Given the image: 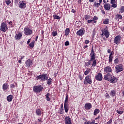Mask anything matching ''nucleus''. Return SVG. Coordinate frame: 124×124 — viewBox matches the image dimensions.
<instances>
[{
    "mask_svg": "<svg viewBox=\"0 0 124 124\" xmlns=\"http://www.w3.org/2000/svg\"><path fill=\"white\" fill-rule=\"evenodd\" d=\"M25 66L26 67H31L32 65V61L31 59H28L26 62H25Z\"/></svg>",
    "mask_w": 124,
    "mask_h": 124,
    "instance_id": "obj_16",
    "label": "nucleus"
},
{
    "mask_svg": "<svg viewBox=\"0 0 124 124\" xmlns=\"http://www.w3.org/2000/svg\"><path fill=\"white\" fill-rule=\"evenodd\" d=\"M86 61H88V62H85V65H86V66H90V65L92 64L91 59L90 60H86Z\"/></svg>",
    "mask_w": 124,
    "mask_h": 124,
    "instance_id": "obj_34",
    "label": "nucleus"
},
{
    "mask_svg": "<svg viewBox=\"0 0 124 124\" xmlns=\"http://www.w3.org/2000/svg\"><path fill=\"white\" fill-rule=\"evenodd\" d=\"M65 124H72L71 123V118L69 116H66L65 117Z\"/></svg>",
    "mask_w": 124,
    "mask_h": 124,
    "instance_id": "obj_18",
    "label": "nucleus"
},
{
    "mask_svg": "<svg viewBox=\"0 0 124 124\" xmlns=\"http://www.w3.org/2000/svg\"><path fill=\"white\" fill-rule=\"evenodd\" d=\"M64 109L65 113H68L69 108H68V104H64Z\"/></svg>",
    "mask_w": 124,
    "mask_h": 124,
    "instance_id": "obj_25",
    "label": "nucleus"
},
{
    "mask_svg": "<svg viewBox=\"0 0 124 124\" xmlns=\"http://www.w3.org/2000/svg\"><path fill=\"white\" fill-rule=\"evenodd\" d=\"M24 58H25V56L23 55L22 56H21V58H19V60H23L24 59Z\"/></svg>",
    "mask_w": 124,
    "mask_h": 124,
    "instance_id": "obj_59",
    "label": "nucleus"
},
{
    "mask_svg": "<svg viewBox=\"0 0 124 124\" xmlns=\"http://www.w3.org/2000/svg\"><path fill=\"white\" fill-rule=\"evenodd\" d=\"M24 33L25 35H31V34H32V30L28 28L27 27H25L24 30Z\"/></svg>",
    "mask_w": 124,
    "mask_h": 124,
    "instance_id": "obj_8",
    "label": "nucleus"
},
{
    "mask_svg": "<svg viewBox=\"0 0 124 124\" xmlns=\"http://www.w3.org/2000/svg\"><path fill=\"white\" fill-rule=\"evenodd\" d=\"M29 46L30 47H31V48H33V47H34V41H33L32 42H31L29 44Z\"/></svg>",
    "mask_w": 124,
    "mask_h": 124,
    "instance_id": "obj_40",
    "label": "nucleus"
},
{
    "mask_svg": "<svg viewBox=\"0 0 124 124\" xmlns=\"http://www.w3.org/2000/svg\"><path fill=\"white\" fill-rule=\"evenodd\" d=\"M52 36L55 37V36H57V35H58V31H53V32H52L51 33Z\"/></svg>",
    "mask_w": 124,
    "mask_h": 124,
    "instance_id": "obj_39",
    "label": "nucleus"
},
{
    "mask_svg": "<svg viewBox=\"0 0 124 124\" xmlns=\"http://www.w3.org/2000/svg\"><path fill=\"white\" fill-rule=\"evenodd\" d=\"M100 3L96 2V1L94 2V4H93V6L94 7H96V8H98L99 6H100Z\"/></svg>",
    "mask_w": 124,
    "mask_h": 124,
    "instance_id": "obj_31",
    "label": "nucleus"
},
{
    "mask_svg": "<svg viewBox=\"0 0 124 124\" xmlns=\"http://www.w3.org/2000/svg\"><path fill=\"white\" fill-rule=\"evenodd\" d=\"M31 42V39H29L27 42V44H30V43Z\"/></svg>",
    "mask_w": 124,
    "mask_h": 124,
    "instance_id": "obj_61",
    "label": "nucleus"
},
{
    "mask_svg": "<svg viewBox=\"0 0 124 124\" xmlns=\"http://www.w3.org/2000/svg\"><path fill=\"white\" fill-rule=\"evenodd\" d=\"M48 79V74H42L37 77H36V79L37 80H41L42 82L43 81H46Z\"/></svg>",
    "mask_w": 124,
    "mask_h": 124,
    "instance_id": "obj_3",
    "label": "nucleus"
},
{
    "mask_svg": "<svg viewBox=\"0 0 124 124\" xmlns=\"http://www.w3.org/2000/svg\"><path fill=\"white\" fill-rule=\"evenodd\" d=\"M18 7L21 9H25V8L27 7V3H26V1H20L18 3Z\"/></svg>",
    "mask_w": 124,
    "mask_h": 124,
    "instance_id": "obj_10",
    "label": "nucleus"
},
{
    "mask_svg": "<svg viewBox=\"0 0 124 124\" xmlns=\"http://www.w3.org/2000/svg\"><path fill=\"white\" fill-rule=\"evenodd\" d=\"M71 12H72L73 13H75V12H76V10L72 9L71 10Z\"/></svg>",
    "mask_w": 124,
    "mask_h": 124,
    "instance_id": "obj_58",
    "label": "nucleus"
},
{
    "mask_svg": "<svg viewBox=\"0 0 124 124\" xmlns=\"http://www.w3.org/2000/svg\"><path fill=\"white\" fill-rule=\"evenodd\" d=\"M8 24H9V25H12V21H10V22H8Z\"/></svg>",
    "mask_w": 124,
    "mask_h": 124,
    "instance_id": "obj_64",
    "label": "nucleus"
},
{
    "mask_svg": "<svg viewBox=\"0 0 124 124\" xmlns=\"http://www.w3.org/2000/svg\"><path fill=\"white\" fill-rule=\"evenodd\" d=\"M90 60L91 62H92V67H95L97 62L96 61V60H95V53H94V51L93 50V46H92L91 53H90Z\"/></svg>",
    "mask_w": 124,
    "mask_h": 124,
    "instance_id": "obj_2",
    "label": "nucleus"
},
{
    "mask_svg": "<svg viewBox=\"0 0 124 124\" xmlns=\"http://www.w3.org/2000/svg\"><path fill=\"white\" fill-rule=\"evenodd\" d=\"M13 99V95H9L7 96V100L8 102H11Z\"/></svg>",
    "mask_w": 124,
    "mask_h": 124,
    "instance_id": "obj_24",
    "label": "nucleus"
},
{
    "mask_svg": "<svg viewBox=\"0 0 124 124\" xmlns=\"http://www.w3.org/2000/svg\"><path fill=\"white\" fill-rule=\"evenodd\" d=\"M108 31H108V27L107 26H106L105 28L102 31V33L104 32H107Z\"/></svg>",
    "mask_w": 124,
    "mask_h": 124,
    "instance_id": "obj_41",
    "label": "nucleus"
},
{
    "mask_svg": "<svg viewBox=\"0 0 124 124\" xmlns=\"http://www.w3.org/2000/svg\"><path fill=\"white\" fill-rule=\"evenodd\" d=\"M109 94L112 97L116 96V90H111L109 93Z\"/></svg>",
    "mask_w": 124,
    "mask_h": 124,
    "instance_id": "obj_26",
    "label": "nucleus"
},
{
    "mask_svg": "<svg viewBox=\"0 0 124 124\" xmlns=\"http://www.w3.org/2000/svg\"><path fill=\"white\" fill-rule=\"evenodd\" d=\"M84 85H88V84H92L93 81L92 80V75H88L85 78L83 81Z\"/></svg>",
    "mask_w": 124,
    "mask_h": 124,
    "instance_id": "obj_5",
    "label": "nucleus"
},
{
    "mask_svg": "<svg viewBox=\"0 0 124 124\" xmlns=\"http://www.w3.org/2000/svg\"><path fill=\"white\" fill-rule=\"evenodd\" d=\"M100 118V115H98L97 117L94 118V120L96 121V120H99Z\"/></svg>",
    "mask_w": 124,
    "mask_h": 124,
    "instance_id": "obj_57",
    "label": "nucleus"
},
{
    "mask_svg": "<svg viewBox=\"0 0 124 124\" xmlns=\"http://www.w3.org/2000/svg\"><path fill=\"white\" fill-rule=\"evenodd\" d=\"M121 37L120 35L116 36L114 39V43L117 45H119L121 43Z\"/></svg>",
    "mask_w": 124,
    "mask_h": 124,
    "instance_id": "obj_12",
    "label": "nucleus"
},
{
    "mask_svg": "<svg viewBox=\"0 0 124 124\" xmlns=\"http://www.w3.org/2000/svg\"><path fill=\"white\" fill-rule=\"evenodd\" d=\"M91 69L90 68H87L86 70L84 72V75H88L90 73Z\"/></svg>",
    "mask_w": 124,
    "mask_h": 124,
    "instance_id": "obj_38",
    "label": "nucleus"
},
{
    "mask_svg": "<svg viewBox=\"0 0 124 124\" xmlns=\"http://www.w3.org/2000/svg\"><path fill=\"white\" fill-rule=\"evenodd\" d=\"M53 18L54 19H57V20H60V19H61V17H60V16L57 15H54Z\"/></svg>",
    "mask_w": 124,
    "mask_h": 124,
    "instance_id": "obj_44",
    "label": "nucleus"
},
{
    "mask_svg": "<svg viewBox=\"0 0 124 124\" xmlns=\"http://www.w3.org/2000/svg\"><path fill=\"white\" fill-rule=\"evenodd\" d=\"M104 79L106 80V81H108L113 84L117 83L118 80V78L115 77L113 74L112 75L110 73H107L105 75L104 77Z\"/></svg>",
    "mask_w": 124,
    "mask_h": 124,
    "instance_id": "obj_1",
    "label": "nucleus"
},
{
    "mask_svg": "<svg viewBox=\"0 0 124 124\" xmlns=\"http://www.w3.org/2000/svg\"><path fill=\"white\" fill-rule=\"evenodd\" d=\"M85 44H89L90 41L89 40H86L84 42Z\"/></svg>",
    "mask_w": 124,
    "mask_h": 124,
    "instance_id": "obj_53",
    "label": "nucleus"
},
{
    "mask_svg": "<svg viewBox=\"0 0 124 124\" xmlns=\"http://www.w3.org/2000/svg\"><path fill=\"white\" fill-rule=\"evenodd\" d=\"M117 113L118 114H119V115H122V114H123V113H124V111L123 110H121L120 109H118L117 111H116Z\"/></svg>",
    "mask_w": 124,
    "mask_h": 124,
    "instance_id": "obj_46",
    "label": "nucleus"
},
{
    "mask_svg": "<svg viewBox=\"0 0 124 124\" xmlns=\"http://www.w3.org/2000/svg\"><path fill=\"white\" fill-rule=\"evenodd\" d=\"M98 20V17H97V16H93L92 19L88 20L87 22L88 23V24H91L93 22L94 24H96V22Z\"/></svg>",
    "mask_w": 124,
    "mask_h": 124,
    "instance_id": "obj_14",
    "label": "nucleus"
},
{
    "mask_svg": "<svg viewBox=\"0 0 124 124\" xmlns=\"http://www.w3.org/2000/svg\"><path fill=\"white\" fill-rule=\"evenodd\" d=\"M103 2H104V8L105 10L107 11H109L111 9V4L109 3H107L106 2V0H103Z\"/></svg>",
    "mask_w": 124,
    "mask_h": 124,
    "instance_id": "obj_9",
    "label": "nucleus"
},
{
    "mask_svg": "<svg viewBox=\"0 0 124 124\" xmlns=\"http://www.w3.org/2000/svg\"><path fill=\"white\" fill-rule=\"evenodd\" d=\"M85 34V28H81L77 31V35L78 36H83Z\"/></svg>",
    "mask_w": 124,
    "mask_h": 124,
    "instance_id": "obj_13",
    "label": "nucleus"
},
{
    "mask_svg": "<svg viewBox=\"0 0 124 124\" xmlns=\"http://www.w3.org/2000/svg\"><path fill=\"white\" fill-rule=\"evenodd\" d=\"M45 96L47 101H50V100H51V98L49 97L50 96V93H47L45 95Z\"/></svg>",
    "mask_w": 124,
    "mask_h": 124,
    "instance_id": "obj_32",
    "label": "nucleus"
},
{
    "mask_svg": "<svg viewBox=\"0 0 124 124\" xmlns=\"http://www.w3.org/2000/svg\"><path fill=\"white\" fill-rule=\"evenodd\" d=\"M100 110L98 108H96L94 109L93 112V116H97V114H99Z\"/></svg>",
    "mask_w": 124,
    "mask_h": 124,
    "instance_id": "obj_30",
    "label": "nucleus"
},
{
    "mask_svg": "<svg viewBox=\"0 0 124 124\" xmlns=\"http://www.w3.org/2000/svg\"><path fill=\"white\" fill-rule=\"evenodd\" d=\"M84 19L86 20H89V19H92V16L90 15H86L84 16Z\"/></svg>",
    "mask_w": 124,
    "mask_h": 124,
    "instance_id": "obj_36",
    "label": "nucleus"
},
{
    "mask_svg": "<svg viewBox=\"0 0 124 124\" xmlns=\"http://www.w3.org/2000/svg\"><path fill=\"white\" fill-rule=\"evenodd\" d=\"M112 118L110 119H109V121H108L107 123V124H112Z\"/></svg>",
    "mask_w": 124,
    "mask_h": 124,
    "instance_id": "obj_52",
    "label": "nucleus"
},
{
    "mask_svg": "<svg viewBox=\"0 0 124 124\" xmlns=\"http://www.w3.org/2000/svg\"><path fill=\"white\" fill-rule=\"evenodd\" d=\"M106 97H107V98H110V95L108 93H106Z\"/></svg>",
    "mask_w": 124,
    "mask_h": 124,
    "instance_id": "obj_55",
    "label": "nucleus"
},
{
    "mask_svg": "<svg viewBox=\"0 0 124 124\" xmlns=\"http://www.w3.org/2000/svg\"><path fill=\"white\" fill-rule=\"evenodd\" d=\"M64 104H68V95L66 94Z\"/></svg>",
    "mask_w": 124,
    "mask_h": 124,
    "instance_id": "obj_35",
    "label": "nucleus"
},
{
    "mask_svg": "<svg viewBox=\"0 0 124 124\" xmlns=\"http://www.w3.org/2000/svg\"><path fill=\"white\" fill-rule=\"evenodd\" d=\"M47 65L49 67L51 66H52V62H51L50 61H49L47 62Z\"/></svg>",
    "mask_w": 124,
    "mask_h": 124,
    "instance_id": "obj_47",
    "label": "nucleus"
},
{
    "mask_svg": "<svg viewBox=\"0 0 124 124\" xmlns=\"http://www.w3.org/2000/svg\"><path fill=\"white\" fill-rule=\"evenodd\" d=\"M104 35L106 36V38H109V35H110V33L109 32V31L108 32H104V33H102V35Z\"/></svg>",
    "mask_w": 124,
    "mask_h": 124,
    "instance_id": "obj_33",
    "label": "nucleus"
},
{
    "mask_svg": "<svg viewBox=\"0 0 124 124\" xmlns=\"http://www.w3.org/2000/svg\"><path fill=\"white\" fill-rule=\"evenodd\" d=\"M111 7L112 8H116L118 5L116 4V0H110Z\"/></svg>",
    "mask_w": 124,
    "mask_h": 124,
    "instance_id": "obj_20",
    "label": "nucleus"
},
{
    "mask_svg": "<svg viewBox=\"0 0 124 124\" xmlns=\"http://www.w3.org/2000/svg\"><path fill=\"white\" fill-rule=\"evenodd\" d=\"M92 107L93 106L90 103H87L84 106V108L86 110H90V109H92Z\"/></svg>",
    "mask_w": 124,
    "mask_h": 124,
    "instance_id": "obj_19",
    "label": "nucleus"
},
{
    "mask_svg": "<svg viewBox=\"0 0 124 124\" xmlns=\"http://www.w3.org/2000/svg\"><path fill=\"white\" fill-rule=\"evenodd\" d=\"M78 78H79V79H80V81H82V80H83V77H82V76L81 75H79L78 76Z\"/></svg>",
    "mask_w": 124,
    "mask_h": 124,
    "instance_id": "obj_54",
    "label": "nucleus"
},
{
    "mask_svg": "<svg viewBox=\"0 0 124 124\" xmlns=\"http://www.w3.org/2000/svg\"><path fill=\"white\" fill-rule=\"evenodd\" d=\"M78 3H79V4H81V2H82V0H78Z\"/></svg>",
    "mask_w": 124,
    "mask_h": 124,
    "instance_id": "obj_60",
    "label": "nucleus"
},
{
    "mask_svg": "<svg viewBox=\"0 0 124 124\" xmlns=\"http://www.w3.org/2000/svg\"><path fill=\"white\" fill-rule=\"evenodd\" d=\"M124 6H122L121 7L120 9L119 13H124Z\"/></svg>",
    "mask_w": 124,
    "mask_h": 124,
    "instance_id": "obj_43",
    "label": "nucleus"
},
{
    "mask_svg": "<svg viewBox=\"0 0 124 124\" xmlns=\"http://www.w3.org/2000/svg\"><path fill=\"white\" fill-rule=\"evenodd\" d=\"M37 39H38V35L36 36L35 39V41H37Z\"/></svg>",
    "mask_w": 124,
    "mask_h": 124,
    "instance_id": "obj_63",
    "label": "nucleus"
},
{
    "mask_svg": "<svg viewBox=\"0 0 124 124\" xmlns=\"http://www.w3.org/2000/svg\"><path fill=\"white\" fill-rule=\"evenodd\" d=\"M33 91L34 93H41L43 91V86L42 85H35L33 86Z\"/></svg>",
    "mask_w": 124,
    "mask_h": 124,
    "instance_id": "obj_4",
    "label": "nucleus"
},
{
    "mask_svg": "<svg viewBox=\"0 0 124 124\" xmlns=\"http://www.w3.org/2000/svg\"><path fill=\"white\" fill-rule=\"evenodd\" d=\"M5 2L7 5H9L11 3V0H6Z\"/></svg>",
    "mask_w": 124,
    "mask_h": 124,
    "instance_id": "obj_49",
    "label": "nucleus"
},
{
    "mask_svg": "<svg viewBox=\"0 0 124 124\" xmlns=\"http://www.w3.org/2000/svg\"><path fill=\"white\" fill-rule=\"evenodd\" d=\"M15 88V84H12L10 85V88L11 89H14Z\"/></svg>",
    "mask_w": 124,
    "mask_h": 124,
    "instance_id": "obj_51",
    "label": "nucleus"
},
{
    "mask_svg": "<svg viewBox=\"0 0 124 124\" xmlns=\"http://www.w3.org/2000/svg\"><path fill=\"white\" fill-rule=\"evenodd\" d=\"M113 62V56H111V55H109L108 57V62Z\"/></svg>",
    "mask_w": 124,
    "mask_h": 124,
    "instance_id": "obj_42",
    "label": "nucleus"
},
{
    "mask_svg": "<svg viewBox=\"0 0 124 124\" xmlns=\"http://www.w3.org/2000/svg\"><path fill=\"white\" fill-rule=\"evenodd\" d=\"M52 81H53V79H52L51 78H49V79L47 78L46 80V84L49 86L52 85Z\"/></svg>",
    "mask_w": 124,
    "mask_h": 124,
    "instance_id": "obj_28",
    "label": "nucleus"
},
{
    "mask_svg": "<svg viewBox=\"0 0 124 124\" xmlns=\"http://www.w3.org/2000/svg\"><path fill=\"white\" fill-rule=\"evenodd\" d=\"M103 24H104V25H108V24H109V19L108 18H106L103 21Z\"/></svg>",
    "mask_w": 124,
    "mask_h": 124,
    "instance_id": "obj_37",
    "label": "nucleus"
},
{
    "mask_svg": "<svg viewBox=\"0 0 124 124\" xmlns=\"http://www.w3.org/2000/svg\"><path fill=\"white\" fill-rule=\"evenodd\" d=\"M120 62V60L118 58H116L114 60V64H118L119 62Z\"/></svg>",
    "mask_w": 124,
    "mask_h": 124,
    "instance_id": "obj_45",
    "label": "nucleus"
},
{
    "mask_svg": "<svg viewBox=\"0 0 124 124\" xmlns=\"http://www.w3.org/2000/svg\"><path fill=\"white\" fill-rule=\"evenodd\" d=\"M9 88V85H8V83H4L2 85V90L3 91H4V92L5 91H7Z\"/></svg>",
    "mask_w": 124,
    "mask_h": 124,
    "instance_id": "obj_21",
    "label": "nucleus"
},
{
    "mask_svg": "<svg viewBox=\"0 0 124 124\" xmlns=\"http://www.w3.org/2000/svg\"><path fill=\"white\" fill-rule=\"evenodd\" d=\"M104 71L105 73H112V72H113V70L111 66H107L104 68Z\"/></svg>",
    "mask_w": 124,
    "mask_h": 124,
    "instance_id": "obj_11",
    "label": "nucleus"
},
{
    "mask_svg": "<svg viewBox=\"0 0 124 124\" xmlns=\"http://www.w3.org/2000/svg\"><path fill=\"white\" fill-rule=\"evenodd\" d=\"M84 124H98V123H95V120H92V121L89 120L84 122Z\"/></svg>",
    "mask_w": 124,
    "mask_h": 124,
    "instance_id": "obj_23",
    "label": "nucleus"
},
{
    "mask_svg": "<svg viewBox=\"0 0 124 124\" xmlns=\"http://www.w3.org/2000/svg\"><path fill=\"white\" fill-rule=\"evenodd\" d=\"M123 19V16L121 15L117 14L115 16V19L117 20V21H120Z\"/></svg>",
    "mask_w": 124,
    "mask_h": 124,
    "instance_id": "obj_22",
    "label": "nucleus"
},
{
    "mask_svg": "<svg viewBox=\"0 0 124 124\" xmlns=\"http://www.w3.org/2000/svg\"><path fill=\"white\" fill-rule=\"evenodd\" d=\"M95 80L97 81H102V79H103V77H102V74L101 73H99L95 76Z\"/></svg>",
    "mask_w": 124,
    "mask_h": 124,
    "instance_id": "obj_15",
    "label": "nucleus"
},
{
    "mask_svg": "<svg viewBox=\"0 0 124 124\" xmlns=\"http://www.w3.org/2000/svg\"><path fill=\"white\" fill-rule=\"evenodd\" d=\"M124 71V65L123 64H119L115 66V72L119 73Z\"/></svg>",
    "mask_w": 124,
    "mask_h": 124,
    "instance_id": "obj_7",
    "label": "nucleus"
},
{
    "mask_svg": "<svg viewBox=\"0 0 124 124\" xmlns=\"http://www.w3.org/2000/svg\"><path fill=\"white\" fill-rule=\"evenodd\" d=\"M63 108L61 107L60 109V114H61V115H62V114H63Z\"/></svg>",
    "mask_w": 124,
    "mask_h": 124,
    "instance_id": "obj_48",
    "label": "nucleus"
},
{
    "mask_svg": "<svg viewBox=\"0 0 124 124\" xmlns=\"http://www.w3.org/2000/svg\"><path fill=\"white\" fill-rule=\"evenodd\" d=\"M42 120H43V119L42 118H40L38 119V122H41V123H42Z\"/></svg>",
    "mask_w": 124,
    "mask_h": 124,
    "instance_id": "obj_56",
    "label": "nucleus"
},
{
    "mask_svg": "<svg viewBox=\"0 0 124 124\" xmlns=\"http://www.w3.org/2000/svg\"><path fill=\"white\" fill-rule=\"evenodd\" d=\"M70 33V29L66 28L65 30V36H68Z\"/></svg>",
    "mask_w": 124,
    "mask_h": 124,
    "instance_id": "obj_27",
    "label": "nucleus"
},
{
    "mask_svg": "<svg viewBox=\"0 0 124 124\" xmlns=\"http://www.w3.org/2000/svg\"><path fill=\"white\" fill-rule=\"evenodd\" d=\"M65 46H69V41H67L65 42Z\"/></svg>",
    "mask_w": 124,
    "mask_h": 124,
    "instance_id": "obj_50",
    "label": "nucleus"
},
{
    "mask_svg": "<svg viewBox=\"0 0 124 124\" xmlns=\"http://www.w3.org/2000/svg\"><path fill=\"white\" fill-rule=\"evenodd\" d=\"M108 54H110L111 53V49H108Z\"/></svg>",
    "mask_w": 124,
    "mask_h": 124,
    "instance_id": "obj_62",
    "label": "nucleus"
},
{
    "mask_svg": "<svg viewBox=\"0 0 124 124\" xmlns=\"http://www.w3.org/2000/svg\"><path fill=\"white\" fill-rule=\"evenodd\" d=\"M8 30V27H7V23L6 22H3L0 25V31H3L5 32Z\"/></svg>",
    "mask_w": 124,
    "mask_h": 124,
    "instance_id": "obj_6",
    "label": "nucleus"
},
{
    "mask_svg": "<svg viewBox=\"0 0 124 124\" xmlns=\"http://www.w3.org/2000/svg\"><path fill=\"white\" fill-rule=\"evenodd\" d=\"M36 114L37 116L40 117V116H41V114H42V112L40 109H37L36 110Z\"/></svg>",
    "mask_w": 124,
    "mask_h": 124,
    "instance_id": "obj_29",
    "label": "nucleus"
},
{
    "mask_svg": "<svg viewBox=\"0 0 124 124\" xmlns=\"http://www.w3.org/2000/svg\"><path fill=\"white\" fill-rule=\"evenodd\" d=\"M23 36V34L21 32H19L18 34H16L15 36V39L16 40H20L22 37Z\"/></svg>",
    "mask_w": 124,
    "mask_h": 124,
    "instance_id": "obj_17",
    "label": "nucleus"
}]
</instances>
